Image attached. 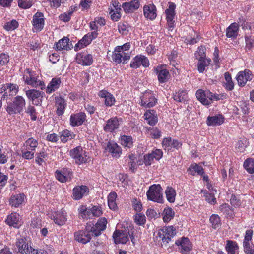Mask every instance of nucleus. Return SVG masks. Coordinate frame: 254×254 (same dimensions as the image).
<instances>
[{
  "label": "nucleus",
  "mask_w": 254,
  "mask_h": 254,
  "mask_svg": "<svg viewBox=\"0 0 254 254\" xmlns=\"http://www.w3.org/2000/svg\"><path fill=\"white\" fill-rule=\"evenodd\" d=\"M130 48L129 43L116 47L112 55L113 61L117 64L126 63L130 58Z\"/></svg>",
  "instance_id": "f257e3e1"
},
{
  "label": "nucleus",
  "mask_w": 254,
  "mask_h": 254,
  "mask_svg": "<svg viewBox=\"0 0 254 254\" xmlns=\"http://www.w3.org/2000/svg\"><path fill=\"white\" fill-rule=\"evenodd\" d=\"M25 105V99L21 96H17L12 102L8 103L6 110L10 115L20 114L23 111Z\"/></svg>",
  "instance_id": "f03ea898"
},
{
  "label": "nucleus",
  "mask_w": 254,
  "mask_h": 254,
  "mask_svg": "<svg viewBox=\"0 0 254 254\" xmlns=\"http://www.w3.org/2000/svg\"><path fill=\"white\" fill-rule=\"evenodd\" d=\"M70 155L76 163L79 165L90 161L88 153L80 146L71 149L70 151Z\"/></svg>",
  "instance_id": "7ed1b4c3"
},
{
  "label": "nucleus",
  "mask_w": 254,
  "mask_h": 254,
  "mask_svg": "<svg viewBox=\"0 0 254 254\" xmlns=\"http://www.w3.org/2000/svg\"><path fill=\"white\" fill-rule=\"evenodd\" d=\"M23 79L25 83L33 87H40L41 89L45 88L44 82L38 78L35 74L29 69H26L23 73Z\"/></svg>",
  "instance_id": "20e7f679"
},
{
  "label": "nucleus",
  "mask_w": 254,
  "mask_h": 254,
  "mask_svg": "<svg viewBox=\"0 0 254 254\" xmlns=\"http://www.w3.org/2000/svg\"><path fill=\"white\" fill-rule=\"evenodd\" d=\"M176 234V230L173 226L164 227L158 230L157 236L162 241V246L166 245Z\"/></svg>",
  "instance_id": "39448f33"
},
{
  "label": "nucleus",
  "mask_w": 254,
  "mask_h": 254,
  "mask_svg": "<svg viewBox=\"0 0 254 254\" xmlns=\"http://www.w3.org/2000/svg\"><path fill=\"white\" fill-rule=\"evenodd\" d=\"M162 190V188L159 184H154L151 186L146 193L148 199L158 203H162L163 196Z\"/></svg>",
  "instance_id": "423d86ee"
},
{
  "label": "nucleus",
  "mask_w": 254,
  "mask_h": 254,
  "mask_svg": "<svg viewBox=\"0 0 254 254\" xmlns=\"http://www.w3.org/2000/svg\"><path fill=\"white\" fill-rule=\"evenodd\" d=\"M107 220L105 217L99 218L97 223L94 225L91 223H87V230L91 231L92 235L98 236L101 234V232L106 228Z\"/></svg>",
  "instance_id": "0eeeda50"
},
{
  "label": "nucleus",
  "mask_w": 254,
  "mask_h": 254,
  "mask_svg": "<svg viewBox=\"0 0 254 254\" xmlns=\"http://www.w3.org/2000/svg\"><path fill=\"white\" fill-rule=\"evenodd\" d=\"M196 96L197 99L204 105H209L212 101H217L219 99L218 95L213 94L208 90L203 91L201 89H199L196 91Z\"/></svg>",
  "instance_id": "6e6552de"
},
{
  "label": "nucleus",
  "mask_w": 254,
  "mask_h": 254,
  "mask_svg": "<svg viewBox=\"0 0 254 254\" xmlns=\"http://www.w3.org/2000/svg\"><path fill=\"white\" fill-rule=\"evenodd\" d=\"M195 58L198 59L197 69L200 73H202L205 70L211 62V59L205 58L203 48H198L195 53Z\"/></svg>",
  "instance_id": "1a4fd4ad"
},
{
  "label": "nucleus",
  "mask_w": 254,
  "mask_h": 254,
  "mask_svg": "<svg viewBox=\"0 0 254 254\" xmlns=\"http://www.w3.org/2000/svg\"><path fill=\"white\" fill-rule=\"evenodd\" d=\"M140 105L144 108H150L154 106L157 103V99L153 93L151 91H146L140 97Z\"/></svg>",
  "instance_id": "9d476101"
},
{
  "label": "nucleus",
  "mask_w": 254,
  "mask_h": 254,
  "mask_svg": "<svg viewBox=\"0 0 254 254\" xmlns=\"http://www.w3.org/2000/svg\"><path fill=\"white\" fill-rule=\"evenodd\" d=\"M129 236L131 241L134 243L135 240L134 237L132 235V234L130 235L129 231L116 230L113 234V238L116 244H125L128 241Z\"/></svg>",
  "instance_id": "9b49d317"
},
{
  "label": "nucleus",
  "mask_w": 254,
  "mask_h": 254,
  "mask_svg": "<svg viewBox=\"0 0 254 254\" xmlns=\"http://www.w3.org/2000/svg\"><path fill=\"white\" fill-rule=\"evenodd\" d=\"M15 250L21 254H29L32 247L30 241L25 237L18 238L16 240Z\"/></svg>",
  "instance_id": "f8f14e48"
},
{
  "label": "nucleus",
  "mask_w": 254,
  "mask_h": 254,
  "mask_svg": "<svg viewBox=\"0 0 254 254\" xmlns=\"http://www.w3.org/2000/svg\"><path fill=\"white\" fill-rule=\"evenodd\" d=\"M176 5L173 2H169L168 8L165 10V14L169 30L172 31L174 27V17Z\"/></svg>",
  "instance_id": "ddd939ff"
},
{
  "label": "nucleus",
  "mask_w": 254,
  "mask_h": 254,
  "mask_svg": "<svg viewBox=\"0 0 254 254\" xmlns=\"http://www.w3.org/2000/svg\"><path fill=\"white\" fill-rule=\"evenodd\" d=\"M162 144L163 148L168 151H173L174 149L179 150L182 145L180 141L171 137L164 138Z\"/></svg>",
  "instance_id": "4468645a"
},
{
  "label": "nucleus",
  "mask_w": 254,
  "mask_h": 254,
  "mask_svg": "<svg viewBox=\"0 0 254 254\" xmlns=\"http://www.w3.org/2000/svg\"><path fill=\"white\" fill-rule=\"evenodd\" d=\"M253 77V75L249 70L245 69L244 71H239L236 77L238 84L239 86H244L248 81H250Z\"/></svg>",
  "instance_id": "2eb2a0df"
},
{
  "label": "nucleus",
  "mask_w": 254,
  "mask_h": 254,
  "mask_svg": "<svg viewBox=\"0 0 254 254\" xmlns=\"http://www.w3.org/2000/svg\"><path fill=\"white\" fill-rule=\"evenodd\" d=\"M149 65V60L145 56L142 55L135 56L132 59L130 64V67L135 69L139 68L141 66L147 67Z\"/></svg>",
  "instance_id": "dca6fc26"
},
{
  "label": "nucleus",
  "mask_w": 254,
  "mask_h": 254,
  "mask_svg": "<svg viewBox=\"0 0 254 254\" xmlns=\"http://www.w3.org/2000/svg\"><path fill=\"white\" fill-rule=\"evenodd\" d=\"M97 38V34L95 32H89L84 35L83 37L75 45L74 49L75 51L79 50L88 45L91 41Z\"/></svg>",
  "instance_id": "f3484780"
},
{
  "label": "nucleus",
  "mask_w": 254,
  "mask_h": 254,
  "mask_svg": "<svg viewBox=\"0 0 254 254\" xmlns=\"http://www.w3.org/2000/svg\"><path fill=\"white\" fill-rule=\"evenodd\" d=\"M76 61L82 65L89 66L93 62V56L87 52L78 53L76 55Z\"/></svg>",
  "instance_id": "a211bd4d"
},
{
  "label": "nucleus",
  "mask_w": 254,
  "mask_h": 254,
  "mask_svg": "<svg viewBox=\"0 0 254 254\" xmlns=\"http://www.w3.org/2000/svg\"><path fill=\"white\" fill-rule=\"evenodd\" d=\"M32 25L34 32H39L43 29L45 25V20L43 13L37 12L34 15Z\"/></svg>",
  "instance_id": "6ab92c4d"
},
{
  "label": "nucleus",
  "mask_w": 254,
  "mask_h": 254,
  "mask_svg": "<svg viewBox=\"0 0 254 254\" xmlns=\"http://www.w3.org/2000/svg\"><path fill=\"white\" fill-rule=\"evenodd\" d=\"M91 231L87 230V225L86 229L84 230H80L75 233L74 237L76 241L82 244H86L88 243L91 239V236H93L91 234Z\"/></svg>",
  "instance_id": "aec40b11"
},
{
  "label": "nucleus",
  "mask_w": 254,
  "mask_h": 254,
  "mask_svg": "<svg viewBox=\"0 0 254 254\" xmlns=\"http://www.w3.org/2000/svg\"><path fill=\"white\" fill-rule=\"evenodd\" d=\"M86 120V115L83 112L72 114L70 117V125L72 127L79 126Z\"/></svg>",
  "instance_id": "412c9836"
},
{
  "label": "nucleus",
  "mask_w": 254,
  "mask_h": 254,
  "mask_svg": "<svg viewBox=\"0 0 254 254\" xmlns=\"http://www.w3.org/2000/svg\"><path fill=\"white\" fill-rule=\"evenodd\" d=\"M43 94V92L35 89L26 91V95L27 98L31 100L33 103L37 105L41 103Z\"/></svg>",
  "instance_id": "4be33fe9"
},
{
  "label": "nucleus",
  "mask_w": 254,
  "mask_h": 254,
  "mask_svg": "<svg viewBox=\"0 0 254 254\" xmlns=\"http://www.w3.org/2000/svg\"><path fill=\"white\" fill-rule=\"evenodd\" d=\"M72 176V173L68 169L63 168L61 170H57L55 177L61 182H65L70 180Z\"/></svg>",
  "instance_id": "5701e85b"
},
{
  "label": "nucleus",
  "mask_w": 254,
  "mask_h": 254,
  "mask_svg": "<svg viewBox=\"0 0 254 254\" xmlns=\"http://www.w3.org/2000/svg\"><path fill=\"white\" fill-rule=\"evenodd\" d=\"M154 70L157 75L158 79L160 83H165L169 79V72L163 66H158L154 69Z\"/></svg>",
  "instance_id": "b1692460"
},
{
  "label": "nucleus",
  "mask_w": 254,
  "mask_h": 254,
  "mask_svg": "<svg viewBox=\"0 0 254 254\" xmlns=\"http://www.w3.org/2000/svg\"><path fill=\"white\" fill-rule=\"evenodd\" d=\"M175 244L180 246V252L182 254L186 253L191 250V244L187 238H182L181 240H178L176 241Z\"/></svg>",
  "instance_id": "393cba45"
},
{
  "label": "nucleus",
  "mask_w": 254,
  "mask_h": 254,
  "mask_svg": "<svg viewBox=\"0 0 254 254\" xmlns=\"http://www.w3.org/2000/svg\"><path fill=\"white\" fill-rule=\"evenodd\" d=\"M143 14L146 18L154 19L157 16L156 6L153 4L145 5L143 7Z\"/></svg>",
  "instance_id": "a878e982"
},
{
  "label": "nucleus",
  "mask_w": 254,
  "mask_h": 254,
  "mask_svg": "<svg viewBox=\"0 0 254 254\" xmlns=\"http://www.w3.org/2000/svg\"><path fill=\"white\" fill-rule=\"evenodd\" d=\"M88 191L89 189L86 186L75 187L73 189V198L76 200H79L87 194Z\"/></svg>",
  "instance_id": "bb28decb"
},
{
  "label": "nucleus",
  "mask_w": 254,
  "mask_h": 254,
  "mask_svg": "<svg viewBox=\"0 0 254 254\" xmlns=\"http://www.w3.org/2000/svg\"><path fill=\"white\" fill-rule=\"evenodd\" d=\"M225 118L221 114L212 116H208L207 118L206 124L209 126H216L222 124L224 122Z\"/></svg>",
  "instance_id": "cd10ccee"
},
{
  "label": "nucleus",
  "mask_w": 254,
  "mask_h": 254,
  "mask_svg": "<svg viewBox=\"0 0 254 254\" xmlns=\"http://www.w3.org/2000/svg\"><path fill=\"white\" fill-rule=\"evenodd\" d=\"M120 120L117 117L109 119L104 128L106 131L112 132L118 129L120 125Z\"/></svg>",
  "instance_id": "c85d7f7f"
},
{
  "label": "nucleus",
  "mask_w": 254,
  "mask_h": 254,
  "mask_svg": "<svg viewBox=\"0 0 254 254\" xmlns=\"http://www.w3.org/2000/svg\"><path fill=\"white\" fill-rule=\"evenodd\" d=\"M21 217L19 214L16 213H12L8 215L5 222L10 226H13L14 228H18L20 225Z\"/></svg>",
  "instance_id": "c756f323"
},
{
  "label": "nucleus",
  "mask_w": 254,
  "mask_h": 254,
  "mask_svg": "<svg viewBox=\"0 0 254 254\" xmlns=\"http://www.w3.org/2000/svg\"><path fill=\"white\" fill-rule=\"evenodd\" d=\"M101 98H105V104L107 106L113 105L115 102V99L112 94L105 90L100 91L98 94Z\"/></svg>",
  "instance_id": "7c9ffc66"
},
{
  "label": "nucleus",
  "mask_w": 254,
  "mask_h": 254,
  "mask_svg": "<svg viewBox=\"0 0 254 254\" xmlns=\"http://www.w3.org/2000/svg\"><path fill=\"white\" fill-rule=\"evenodd\" d=\"M139 6L140 2L138 0H133L130 2H125L122 4V7L126 13L132 12Z\"/></svg>",
  "instance_id": "2f4dec72"
},
{
  "label": "nucleus",
  "mask_w": 254,
  "mask_h": 254,
  "mask_svg": "<svg viewBox=\"0 0 254 254\" xmlns=\"http://www.w3.org/2000/svg\"><path fill=\"white\" fill-rule=\"evenodd\" d=\"M239 24L236 22L231 24L226 29L227 37L232 39L236 38L238 35Z\"/></svg>",
  "instance_id": "473e14b6"
},
{
  "label": "nucleus",
  "mask_w": 254,
  "mask_h": 254,
  "mask_svg": "<svg viewBox=\"0 0 254 254\" xmlns=\"http://www.w3.org/2000/svg\"><path fill=\"white\" fill-rule=\"evenodd\" d=\"M144 117L147 123L151 126L155 125L158 121L156 112L154 110L146 111L144 114Z\"/></svg>",
  "instance_id": "72a5a7b5"
},
{
  "label": "nucleus",
  "mask_w": 254,
  "mask_h": 254,
  "mask_svg": "<svg viewBox=\"0 0 254 254\" xmlns=\"http://www.w3.org/2000/svg\"><path fill=\"white\" fill-rule=\"evenodd\" d=\"M199 39L198 33L193 29L190 28L189 34L185 36L184 41L187 44L192 45L196 43Z\"/></svg>",
  "instance_id": "f704fd0d"
},
{
  "label": "nucleus",
  "mask_w": 254,
  "mask_h": 254,
  "mask_svg": "<svg viewBox=\"0 0 254 254\" xmlns=\"http://www.w3.org/2000/svg\"><path fill=\"white\" fill-rule=\"evenodd\" d=\"M25 200V196L23 194H16L11 196L9 199V204L12 207H18Z\"/></svg>",
  "instance_id": "c9c22d12"
},
{
  "label": "nucleus",
  "mask_w": 254,
  "mask_h": 254,
  "mask_svg": "<svg viewBox=\"0 0 254 254\" xmlns=\"http://www.w3.org/2000/svg\"><path fill=\"white\" fill-rule=\"evenodd\" d=\"M105 150L110 152L112 156L114 157H119L121 154L120 147L113 142H109Z\"/></svg>",
  "instance_id": "e433bc0d"
},
{
  "label": "nucleus",
  "mask_w": 254,
  "mask_h": 254,
  "mask_svg": "<svg viewBox=\"0 0 254 254\" xmlns=\"http://www.w3.org/2000/svg\"><path fill=\"white\" fill-rule=\"evenodd\" d=\"M53 219L57 225H63L67 220L66 214L64 211L54 212Z\"/></svg>",
  "instance_id": "4c0bfd02"
},
{
  "label": "nucleus",
  "mask_w": 254,
  "mask_h": 254,
  "mask_svg": "<svg viewBox=\"0 0 254 254\" xmlns=\"http://www.w3.org/2000/svg\"><path fill=\"white\" fill-rule=\"evenodd\" d=\"M69 39L67 37H64L62 39L59 40L55 45V48L59 51L68 50L71 49V45L69 44Z\"/></svg>",
  "instance_id": "58836bf2"
},
{
  "label": "nucleus",
  "mask_w": 254,
  "mask_h": 254,
  "mask_svg": "<svg viewBox=\"0 0 254 254\" xmlns=\"http://www.w3.org/2000/svg\"><path fill=\"white\" fill-rule=\"evenodd\" d=\"M61 83L60 78H53L46 88L47 93L50 94L58 89Z\"/></svg>",
  "instance_id": "ea45409f"
},
{
  "label": "nucleus",
  "mask_w": 254,
  "mask_h": 254,
  "mask_svg": "<svg viewBox=\"0 0 254 254\" xmlns=\"http://www.w3.org/2000/svg\"><path fill=\"white\" fill-rule=\"evenodd\" d=\"M55 103L57 107V114L58 115H62L64 112L66 103L64 99L61 97H55Z\"/></svg>",
  "instance_id": "a19ab883"
},
{
  "label": "nucleus",
  "mask_w": 254,
  "mask_h": 254,
  "mask_svg": "<svg viewBox=\"0 0 254 254\" xmlns=\"http://www.w3.org/2000/svg\"><path fill=\"white\" fill-rule=\"evenodd\" d=\"M8 90L10 95H15L18 91V86L16 84L12 83H6L3 84L0 87V92H2Z\"/></svg>",
  "instance_id": "79ce46f5"
},
{
  "label": "nucleus",
  "mask_w": 254,
  "mask_h": 254,
  "mask_svg": "<svg viewBox=\"0 0 254 254\" xmlns=\"http://www.w3.org/2000/svg\"><path fill=\"white\" fill-rule=\"evenodd\" d=\"M60 139L63 143L67 142L75 137V134L73 132L67 129L62 131L60 133Z\"/></svg>",
  "instance_id": "37998d69"
},
{
  "label": "nucleus",
  "mask_w": 254,
  "mask_h": 254,
  "mask_svg": "<svg viewBox=\"0 0 254 254\" xmlns=\"http://www.w3.org/2000/svg\"><path fill=\"white\" fill-rule=\"evenodd\" d=\"M38 145V141L33 137L27 139L23 144V148L35 151Z\"/></svg>",
  "instance_id": "c03bdc74"
},
{
  "label": "nucleus",
  "mask_w": 254,
  "mask_h": 254,
  "mask_svg": "<svg viewBox=\"0 0 254 254\" xmlns=\"http://www.w3.org/2000/svg\"><path fill=\"white\" fill-rule=\"evenodd\" d=\"M163 220L164 222H169L175 216L174 211L170 207H165L162 213Z\"/></svg>",
  "instance_id": "a18cd8bd"
},
{
  "label": "nucleus",
  "mask_w": 254,
  "mask_h": 254,
  "mask_svg": "<svg viewBox=\"0 0 254 254\" xmlns=\"http://www.w3.org/2000/svg\"><path fill=\"white\" fill-rule=\"evenodd\" d=\"M226 249L228 254H236L238 253L239 247L236 242L228 240L227 241Z\"/></svg>",
  "instance_id": "49530a36"
},
{
  "label": "nucleus",
  "mask_w": 254,
  "mask_h": 254,
  "mask_svg": "<svg viewBox=\"0 0 254 254\" xmlns=\"http://www.w3.org/2000/svg\"><path fill=\"white\" fill-rule=\"evenodd\" d=\"M224 78L225 82L224 83L223 86L226 90L232 91L234 88V83L232 81L231 75L230 73L226 72L224 73Z\"/></svg>",
  "instance_id": "de8ad7c7"
},
{
  "label": "nucleus",
  "mask_w": 254,
  "mask_h": 254,
  "mask_svg": "<svg viewBox=\"0 0 254 254\" xmlns=\"http://www.w3.org/2000/svg\"><path fill=\"white\" fill-rule=\"evenodd\" d=\"M117 195L115 192H111L108 196V204L109 208L113 210H115L117 208L116 204V198Z\"/></svg>",
  "instance_id": "09e8293b"
},
{
  "label": "nucleus",
  "mask_w": 254,
  "mask_h": 254,
  "mask_svg": "<svg viewBox=\"0 0 254 254\" xmlns=\"http://www.w3.org/2000/svg\"><path fill=\"white\" fill-rule=\"evenodd\" d=\"M188 171L190 174L193 176L196 173L202 176L204 173L202 167L197 164H192L188 169Z\"/></svg>",
  "instance_id": "8fccbe9b"
},
{
  "label": "nucleus",
  "mask_w": 254,
  "mask_h": 254,
  "mask_svg": "<svg viewBox=\"0 0 254 254\" xmlns=\"http://www.w3.org/2000/svg\"><path fill=\"white\" fill-rule=\"evenodd\" d=\"M35 162L39 165H42L45 162L48 157V154L44 149L36 154Z\"/></svg>",
  "instance_id": "3c124183"
},
{
  "label": "nucleus",
  "mask_w": 254,
  "mask_h": 254,
  "mask_svg": "<svg viewBox=\"0 0 254 254\" xmlns=\"http://www.w3.org/2000/svg\"><path fill=\"white\" fill-rule=\"evenodd\" d=\"M165 194L167 200L170 203L175 202L176 193L175 189L171 187H167L165 190Z\"/></svg>",
  "instance_id": "603ef678"
},
{
  "label": "nucleus",
  "mask_w": 254,
  "mask_h": 254,
  "mask_svg": "<svg viewBox=\"0 0 254 254\" xmlns=\"http://www.w3.org/2000/svg\"><path fill=\"white\" fill-rule=\"evenodd\" d=\"M173 98L177 102H185L188 99L187 93L185 90H180L174 94Z\"/></svg>",
  "instance_id": "864d4df0"
},
{
  "label": "nucleus",
  "mask_w": 254,
  "mask_h": 254,
  "mask_svg": "<svg viewBox=\"0 0 254 254\" xmlns=\"http://www.w3.org/2000/svg\"><path fill=\"white\" fill-rule=\"evenodd\" d=\"M249 142L245 138H241L236 143L235 148L238 152H243L248 146Z\"/></svg>",
  "instance_id": "5fc2aeb1"
},
{
  "label": "nucleus",
  "mask_w": 254,
  "mask_h": 254,
  "mask_svg": "<svg viewBox=\"0 0 254 254\" xmlns=\"http://www.w3.org/2000/svg\"><path fill=\"white\" fill-rule=\"evenodd\" d=\"M244 167L249 173H254V158H249L245 161Z\"/></svg>",
  "instance_id": "6e6d98bb"
},
{
  "label": "nucleus",
  "mask_w": 254,
  "mask_h": 254,
  "mask_svg": "<svg viewBox=\"0 0 254 254\" xmlns=\"http://www.w3.org/2000/svg\"><path fill=\"white\" fill-rule=\"evenodd\" d=\"M121 144L125 147L130 148L132 146V138L130 136L123 135L120 137Z\"/></svg>",
  "instance_id": "4d7b16f0"
},
{
  "label": "nucleus",
  "mask_w": 254,
  "mask_h": 254,
  "mask_svg": "<svg viewBox=\"0 0 254 254\" xmlns=\"http://www.w3.org/2000/svg\"><path fill=\"white\" fill-rule=\"evenodd\" d=\"M147 132L148 135L153 139H158L161 136V131L157 128L150 127Z\"/></svg>",
  "instance_id": "13d9d810"
},
{
  "label": "nucleus",
  "mask_w": 254,
  "mask_h": 254,
  "mask_svg": "<svg viewBox=\"0 0 254 254\" xmlns=\"http://www.w3.org/2000/svg\"><path fill=\"white\" fill-rule=\"evenodd\" d=\"M34 151L25 149L23 147L21 148V156L23 158L26 160H31L34 157Z\"/></svg>",
  "instance_id": "bf43d9fd"
},
{
  "label": "nucleus",
  "mask_w": 254,
  "mask_h": 254,
  "mask_svg": "<svg viewBox=\"0 0 254 254\" xmlns=\"http://www.w3.org/2000/svg\"><path fill=\"white\" fill-rule=\"evenodd\" d=\"M18 25V23L16 20H12L5 24L4 28L6 31H13L16 29Z\"/></svg>",
  "instance_id": "052dcab7"
},
{
  "label": "nucleus",
  "mask_w": 254,
  "mask_h": 254,
  "mask_svg": "<svg viewBox=\"0 0 254 254\" xmlns=\"http://www.w3.org/2000/svg\"><path fill=\"white\" fill-rule=\"evenodd\" d=\"M115 9H111L110 11V14L111 19L115 21H117L121 17V14L120 13L121 8H116L114 6Z\"/></svg>",
  "instance_id": "680f3d73"
},
{
  "label": "nucleus",
  "mask_w": 254,
  "mask_h": 254,
  "mask_svg": "<svg viewBox=\"0 0 254 254\" xmlns=\"http://www.w3.org/2000/svg\"><path fill=\"white\" fill-rule=\"evenodd\" d=\"M205 197L206 200L211 204H215L216 203V199L214 197L216 193L212 192L211 193H208L206 191H202Z\"/></svg>",
  "instance_id": "e2e57ef3"
},
{
  "label": "nucleus",
  "mask_w": 254,
  "mask_h": 254,
  "mask_svg": "<svg viewBox=\"0 0 254 254\" xmlns=\"http://www.w3.org/2000/svg\"><path fill=\"white\" fill-rule=\"evenodd\" d=\"M18 5L23 9L29 8L32 5V1L31 0H18Z\"/></svg>",
  "instance_id": "0e129e2a"
},
{
  "label": "nucleus",
  "mask_w": 254,
  "mask_h": 254,
  "mask_svg": "<svg viewBox=\"0 0 254 254\" xmlns=\"http://www.w3.org/2000/svg\"><path fill=\"white\" fill-rule=\"evenodd\" d=\"M210 221L214 228H217L220 225V219L217 215H212L210 218Z\"/></svg>",
  "instance_id": "69168bd1"
},
{
  "label": "nucleus",
  "mask_w": 254,
  "mask_h": 254,
  "mask_svg": "<svg viewBox=\"0 0 254 254\" xmlns=\"http://www.w3.org/2000/svg\"><path fill=\"white\" fill-rule=\"evenodd\" d=\"M134 221L137 224L143 225L146 222L145 216L141 213L136 214L134 216Z\"/></svg>",
  "instance_id": "338daca9"
},
{
  "label": "nucleus",
  "mask_w": 254,
  "mask_h": 254,
  "mask_svg": "<svg viewBox=\"0 0 254 254\" xmlns=\"http://www.w3.org/2000/svg\"><path fill=\"white\" fill-rule=\"evenodd\" d=\"M150 154L154 160L158 161L162 157L163 152L161 149H156L152 151Z\"/></svg>",
  "instance_id": "774afa93"
}]
</instances>
